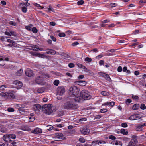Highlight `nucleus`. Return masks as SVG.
I'll return each mask as SVG.
<instances>
[{
  "instance_id": "obj_55",
  "label": "nucleus",
  "mask_w": 146,
  "mask_h": 146,
  "mask_svg": "<svg viewBox=\"0 0 146 146\" xmlns=\"http://www.w3.org/2000/svg\"><path fill=\"white\" fill-rule=\"evenodd\" d=\"M110 7H114L115 6H116L117 5L115 3H111L109 5Z\"/></svg>"
},
{
  "instance_id": "obj_1",
  "label": "nucleus",
  "mask_w": 146,
  "mask_h": 146,
  "mask_svg": "<svg viewBox=\"0 0 146 146\" xmlns=\"http://www.w3.org/2000/svg\"><path fill=\"white\" fill-rule=\"evenodd\" d=\"M74 99L75 98H71L70 99V101L64 103L63 106V108L69 110H75L77 109L78 108V106L74 102V101H75Z\"/></svg>"
},
{
  "instance_id": "obj_2",
  "label": "nucleus",
  "mask_w": 146,
  "mask_h": 146,
  "mask_svg": "<svg viewBox=\"0 0 146 146\" xmlns=\"http://www.w3.org/2000/svg\"><path fill=\"white\" fill-rule=\"evenodd\" d=\"M91 97V96L88 91L82 90L80 93V96L77 97L74 99L76 102H82L84 100L90 99Z\"/></svg>"
},
{
  "instance_id": "obj_14",
  "label": "nucleus",
  "mask_w": 146,
  "mask_h": 146,
  "mask_svg": "<svg viewBox=\"0 0 146 146\" xmlns=\"http://www.w3.org/2000/svg\"><path fill=\"white\" fill-rule=\"evenodd\" d=\"M140 118V117L138 114H136L131 115L129 117V119L130 120H135L138 119Z\"/></svg>"
},
{
  "instance_id": "obj_38",
  "label": "nucleus",
  "mask_w": 146,
  "mask_h": 146,
  "mask_svg": "<svg viewBox=\"0 0 146 146\" xmlns=\"http://www.w3.org/2000/svg\"><path fill=\"white\" fill-rule=\"evenodd\" d=\"M140 108L142 110H144L146 109V107L144 104H141Z\"/></svg>"
},
{
  "instance_id": "obj_52",
  "label": "nucleus",
  "mask_w": 146,
  "mask_h": 146,
  "mask_svg": "<svg viewBox=\"0 0 146 146\" xmlns=\"http://www.w3.org/2000/svg\"><path fill=\"white\" fill-rule=\"evenodd\" d=\"M68 66L70 68H72L74 67V64L73 63H70L68 64Z\"/></svg>"
},
{
  "instance_id": "obj_35",
  "label": "nucleus",
  "mask_w": 146,
  "mask_h": 146,
  "mask_svg": "<svg viewBox=\"0 0 146 146\" xmlns=\"http://www.w3.org/2000/svg\"><path fill=\"white\" fill-rule=\"evenodd\" d=\"M9 24L10 25L14 26H17V23L15 22L14 21H10L9 22Z\"/></svg>"
},
{
  "instance_id": "obj_31",
  "label": "nucleus",
  "mask_w": 146,
  "mask_h": 146,
  "mask_svg": "<svg viewBox=\"0 0 146 146\" xmlns=\"http://www.w3.org/2000/svg\"><path fill=\"white\" fill-rule=\"evenodd\" d=\"M92 59L91 58L89 57H86L85 59V60L87 63H88L92 61Z\"/></svg>"
},
{
  "instance_id": "obj_49",
  "label": "nucleus",
  "mask_w": 146,
  "mask_h": 146,
  "mask_svg": "<svg viewBox=\"0 0 146 146\" xmlns=\"http://www.w3.org/2000/svg\"><path fill=\"white\" fill-rule=\"evenodd\" d=\"M58 36L60 37H63L65 36V34L64 33H59L58 34Z\"/></svg>"
},
{
  "instance_id": "obj_51",
  "label": "nucleus",
  "mask_w": 146,
  "mask_h": 146,
  "mask_svg": "<svg viewBox=\"0 0 146 146\" xmlns=\"http://www.w3.org/2000/svg\"><path fill=\"white\" fill-rule=\"evenodd\" d=\"M7 111L9 112H12L14 111L13 108H9L7 109Z\"/></svg>"
},
{
  "instance_id": "obj_19",
  "label": "nucleus",
  "mask_w": 146,
  "mask_h": 146,
  "mask_svg": "<svg viewBox=\"0 0 146 146\" xmlns=\"http://www.w3.org/2000/svg\"><path fill=\"white\" fill-rule=\"evenodd\" d=\"M145 125V124H144L142 125L141 124L139 125L136 127V131H141L142 130V127Z\"/></svg>"
},
{
  "instance_id": "obj_53",
  "label": "nucleus",
  "mask_w": 146,
  "mask_h": 146,
  "mask_svg": "<svg viewBox=\"0 0 146 146\" xmlns=\"http://www.w3.org/2000/svg\"><path fill=\"white\" fill-rule=\"evenodd\" d=\"M108 111V110L106 109H101L100 111L102 113H104L107 112Z\"/></svg>"
},
{
  "instance_id": "obj_34",
  "label": "nucleus",
  "mask_w": 146,
  "mask_h": 146,
  "mask_svg": "<svg viewBox=\"0 0 146 146\" xmlns=\"http://www.w3.org/2000/svg\"><path fill=\"white\" fill-rule=\"evenodd\" d=\"M37 56L38 57H41L42 58H44L46 57L45 55L39 53L38 54Z\"/></svg>"
},
{
  "instance_id": "obj_40",
  "label": "nucleus",
  "mask_w": 146,
  "mask_h": 146,
  "mask_svg": "<svg viewBox=\"0 0 146 146\" xmlns=\"http://www.w3.org/2000/svg\"><path fill=\"white\" fill-rule=\"evenodd\" d=\"M79 141L81 143H84L85 142V140L84 138L81 137L79 139Z\"/></svg>"
},
{
  "instance_id": "obj_6",
  "label": "nucleus",
  "mask_w": 146,
  "mask_h": 146,
  "mask_svg": "<svg viewBox=\"0 0 146 146\" xmlns=\"http://www.w3.org/2000/svg\"><path fill=\"white\" fill-rule=\"evenodd\" d=\"M82 134L84 135H88L90 132L89 128L87 126H84L82 127L80 130Z\"/></svg>"
},
{
  "instance_id": "obj_48",
  "label": "nucleus",
  "mask_w": 146,
  "mask_h": 146,
  "mask_svg": "<svg viewBox=\"0 0 146 146\" xmlns=\"http://www.w3.org/2000/svg\"><path fill=\"white\" fill-rule=\"evenodd\" d=\"M84 3V1L81 0L78 1L77 2V4L78 5H82Z\"/></svg>"
},
{
  "instance_id": "obj_43",
  "label": "nucleus",
  "mask_w": 146,
  "mask_h": 146,
  "mask_svg": "<svg viewBox=\"0 0 146 146\" xmlns=\"http://www.w3.org/2000/svg\"><path fill=\"white\" fill-rule=\"evenodd\" d=\"M47 129L48 130H52L53 128V127L52 126L49 125L46 127Z\"/></svg>"
},
{
  "instance_id": "obj_37",
  "label": "nucleus",
  "mask_w": 146,
  "mask_h": 146,
  "mask_svg": "<svg viewBox=\"0 0 146 146\" xmlns=\"http://www.w3.org/2000/svg\"><path fill=\"white\" fill-rule=\"evenodd\" d=\"M31 29L32 32L35 33H36L37 32V29L35 27H33Z\"/></svg>"
},
{
  "instance_id": "obj_57",
  "label": "nucleus",
  "mask_w": 146,
  "mask_h": 146,
  "mask_svg": "<svg viewBox=\"0 0 146 146\" xmlns=\"http://www.w3.org/2000/svg\"><path fill=\"white\" fill-rule=\"evenodd\" d=\"M132 98L133 99L136 100L138 99L139 98L138 96L137 95H133L132 97Z\"/></svg>"
},
{
  "instance_id": "obj_30",
  "label": "nucleus",
  "mask_w": 146,
  "mask_h": 146,
  "mask_svg": "<svg viewBox=\"0 0 146 146\" xmlns=\"http://www.w3.org/2000/svg\"><path fill=\"white\" fill-rule=\"evenodd\" d=\"M33 25L32 24H30L28 26H26L25 28L29 31H31L32 29L31 27Z\"/></svg>"
},
{
  "instance_id": "obj_9",
  "label": "nucleus",
  "mask_w": 146,
  "mask_h": 146,
  "mask_svg": "<svg viewBox=\"0 0 146 146\" xmlns=\"http://www.w3.org/2000/svg\"><path fill=\"white\" fill-rule=\"evenodd\" d=\"M57 91L58 95L62 96L65 93V90L63 86H60L58 88Z\"/></svg>"
},
{
  "instance_id": "obj_61",
  "label": "nucleus",
  "mask_w": 146,
  "mask_h": 146,
  "mask_svg": "<svg viewBox=\"0 0 146 146\" xmlns=\"http://www.w3.org/2000/svg\"><path fill=\"white\" fill-rule=\"evenodd\" d=\"M79 44V43L77 42H75L72 43V45L73 46H74Z\"/></svg>"
},
{
  "instance_id": "obj_29",
  "label": "nucleus",
  "mask_w": 146,
  "mask_h": 146,
  "mask_svg": "<svg viewBox=\"0 0 146 146\" xmlns=\"http://www.w3.org/2000/svg\"><path fill=\"white\" fill-rule=\"evenodd\" d=\"M20 106H19V108H18V110L19 111H21L22 112H25V109L23 108V107H22V106L21 105V104L19 105Z\"/></svg>"
},
{
  "instance_id": "obj_63",
  "label": "nucleus",
  "mask_w": 146,
  "mask_h": 146,
  "mask_svg": "<svg viewBox=\"0 0 146 146\" xmlns=\"http://www.w3.org/2000/svg\"><path fill=\"white\" fill-rule=\"evenodd\" d=\"M1 4L2 5H6V2L4 1H2L1 2Z\"/></svg>"
},
{
  "instance_id": "obj_8",
  "label": "nucleus",
  "mask_w": 146,
  "mask_h": 146,
  "mask_svg": "<svg viewBox=\"0 0 146 146\" xmlns=\"http://www.w3.org/2000/svg\"><path fill=\"white\" fill-rule=\"evenodd\" d=\"M35 82L37 84L42 85H44L45 84L43 78L41 76H38L35 80Z\"/></svg>"
},
{
  "instance_id": "obj_58",
  "label": "nucleus",
  "mask_w": 146,
  "mask_h": 146,
  "mask_svg": "<svg viewBox=\"0 0 146 146\" xmlns=\"http://www.w3.org/2000/svg\"><path fill=\"white\" fill-rule=\"evenodd\" d=\"M51 38L52 39V40L54 42H56V38L55 37H54L52 36H50Z\"/></svg>"
},
{
  "instance_id": "obj_25",
  "label": "nucleus",
  "mask_w": 146,
  "mask_h": 146,
  "mask_svg": "<svg viewBox=\"0 0 146 146\" xmlns=\"http://www.w3.org/2000/svg\"><path fill=\"white\" fill-rule=\"evenodd\" d=\"M78 83L80 84V85L82 86H84L86 85V81L81 80L78 82Z\"/></svg>"
},
{
  "instance_id": "obj_22",
  "label": "nucleus",
  "mask_w": 146,
  "mask_h": 146,
  "mask_svg": "<svg viewBox=\"0 0 146 146\" xmlns=\"http://www.w3.org/2000/svg\"><path fill=\"white\" fill-rule=\"evenodd\" d=\"M139 107V105L137 104H134L132 107V110H137Z\"/></svg>"
},
{
  "instance_id": "obj_42",
  "label": "nucleus",
  "mask_w": 146,
  "mask_h": 146,
  "mask_svg": "<svg viewBox=\"0 0 146 146\" xmlns=\"http://www.w3.org/2000/svg\"><path fill=\"white\" fill-rule=\"evenodd\" d=\"M22 11L24 13H25L27 11L26 7L25 6L23 7L22 8Z\"/></svg>"
},
{
  "instance_id": "obj_44",
  "label": "nucleus",
  "mask_w": 146,
  "mask_h": 146,
  "mask_svg": "<svg viewBox=\"0 0 146 146\" xmlns=\"http://www.w3.org/2000/svg\"><path fill=\"white\" fill-rule=\"evenodd\" d=\"M0 146H8V144L6 142L0 143Z\"/></svg>"
},
{
  "instance_id": "obj_50",
  "label": "nucleus",
  "mask_w": 146,
  "mask_h": 146,
  "mask_svg": "<svg viewBox=\"0 0 146 146\" xmlns=\"http://www.w3.org/2000/svg\"><path fill=\"white\" fill-rule=\"evenodd\" d=\"M7 87L5 85H2L0 86V90H5L4 88H6Z\"/></svg>"
},
{
  "instance_id": "obj_56",
  "label": "nucleus",
  "mask_w": 146,
  "mask_h": 146,
  "mask_svg": "<svg viewBox=\"0 0 146 146\" xmlns=\"http://www.w3.org/2000/svg\"><path fill=\"white\" fill-rule=\"evenodd\" d=\"M49 8L48 9V11H54V9L52 8V7L50 5H49Z\"/></svg>"
},
{
  "instance_id": "obj_18",
  "label": "nucleus",
  "mask_w": 146,
  "mask_h": 146,
  "mask_svg": "<svg viewBox=\"0 0 146 146\" xmlns=\"http://www.w3.org/2000/svg\"><path fill=\"white\" fill-rule=\"evenodd\" d=\"M46 50H48V51L46 52V54H56V51L53 49H50Z\"/></svg>"
},
{
  "instance_id": "obj_45",
  "label": "nucleus",
  "mask_w": 146,
  "mask_h": 146,
  "mask_svg": "<svg viewBox=\"0 0 146 146\" xmlns=\"http://www.w3.org/2000/svg\"><path fill=\"white\" fill-rule=\"evenodd\" d=\"M34 5L36 7H38L39 9H42L44 8L43 7H42L39 4L36 3L34 4Z\"/></svg>"
},
{
  "instance_id": "obj_10",
  "label": "nucleus",
  "mask_w": 146,
  "mask_h": 146,
  "mask_svg": "<svg viewBox=\"0 0 146 146\" xmlns=\"http://www.w3.org/2000/svg\"><path fill=\"white\" fill-rule=\"evenodd\" d=\"M41 107V105L39 104H35L34 105L33 108V110L37 113L39 112L40 110Z\"/></svg>"
},
{
  "instance_id": "obj_27",
  "label": "nucleus",
  "mask_w": 146,
  "mask_h": 146,
  "mask_svg": "<svg viewBox=\"0 0 146 146\" xmlns=\"http://www.w3.org/2000/svg\"><path fill=\"white\" fill-rule=\"evenodd\" d=\"M120 132L121 133L125 135H127L128 134V132L127 131H125V129H121L120 130Z\"/></svg>"
},
{
  "instance_id": "obj_64",
  "label": "nucleus",
  "mask_w": 146,
  "mask_h": 146,
  "mask_svg": "<svg viewBox=\"0 0 146 146\" xmlns=\"http://www.w3.org/2000/svg\"><path fill=\"white\" fill-rule=\"evenodd\" d=\"M104 61L103 60H101L99 62V64L100 65H103L104 64Z\"/></svg>"
},
{
  "instance_id": "obj_13",
  "label": "nucleus",
  "mask_w": 146,
  "mask_h": 146,
  "mask_svg": "<svg viewBox=\"0 0 146 146\" xmlns=\"http://www.w3.org/2000/svg\"><path fill=\"white\" fill-rule=\"evenodd\" d=\"M57 138L58 139V140H60V139L64 140L65 139V137L61 133H56V134Z\"/></svg>"
},
{
  "instance_id": "obj_41",
  "label": "nucleus",
  "mask_w": 146,
  "mask_h": 146,
  "mask_svg": "<svg viewBox=\"0 0 146 146\" xmlns=\"http://www.w3.org/2000/svg\"><path fill=\"white\" fill-rule=\"evenodd\" d=\"M42 75L43 76H44L46 78H49L50 77V76L47 73L45 74V73H43L42 74Z\"/></svg>"
},
{
  "instance_id": "obj_15",
  "label": "nucleus",
  "mask_w": 146,
  "mask_h": 146,
  "mask_svg": "<svg viewBox=\"0 0 146 146\" xmlns=\"http://www.w3.org/2000/svg\"><path fill=\"white\" fill-rule=\"evenodd\" d=\"M45 91V89L43 87L40 88L38 89L35 90L34 92L37 94V93H43Z\"/></svg>"
},
{
  "instance_id": "obj_24",
  "label": "nucleus",
  "mask_w": 146,
  "mask_h": 146,
  "mask_svg": "<svg viewBox=\"0 0 146 146\" xmlns=\"http://www.w3.org/2000/svg\"><path fill=\"white\" fill-rule=\"evenodd\" d=\"M77 65L79 67L84 69L86 71L87 70V68L86 67L82 64L78 63H77Z\"/></svg>"
},
{
  "instance_id": "obj_28",
  "label": "nucleus",
  "mask_w": 146,
  "mask_h": 146,
  "mask_svg": "<svg viewBox=\"0 0 146 146\" xmlns=\"http://www.w3.org/2000/svg\"><path fill=\"white\" fill-rule=\"evenodd\" d=\"M22 73L23 70L21 69L16 72V74L18 76H20L22 75Z\"/></svg>"
},
{
  "instance_id": "obj_54",
  "label": "nucleus",
  "mask_w": 146,
  "mask_h": 146,
  "mask_svg": "<svg viewBox=\"0 0 146 146\" xmlns=\"http://www.w3.org/2000/svg\"><path fill=\"white\" fill-rule=\"evenodd\" d=\"M35 120L34 117H31L29 118V122H33Z\"/></svg>"
},
{
  "instance_id": "obj_32",
  "label": "nucleus",
  "mask_w": 146,
  "mask_h": 146,
  "mask_svg": "<svg viewBox=\"0 0 146 146\" xmlns=\"http://www.w3.org/2000/svg\"><path fill=\"white\" fill-rule=\"evenodd\" d=\"M30 5V3H28V1H27V2H26L25 4L24 3H20L19 4V6H21V5H25V7H26L27 6H29Z\"/></svg>"
},
{
  "instance_id": "obj_26",
  "label": "nucleus",
  "mask_w": 146,
  "mask_h": 146,
  "mask_svg": "<svg viewBox=\"0 0 146 146\" xmlns=\"http://www.w3.org/2000/svg\"><path fill=\"white\" fill-rule=\"evenodd\" d=\"M108 138L112 140V142H113L114 141H117V140H116V138L115 136L113 135H110L109 136Z\"/></svg>"
},
{
  "instance_id": "obj_3",
  "label": "nucleus",
  "mask_w": 146,
  "mask_h": 146,
  "mask_svg": "<svg viewBox=\"0 0 146 146\" xmlns=\"http://www.w3.org/2000/svg\"><path fill=\"white\" fill-rule=\"evenodd\" d=\"M51 105L50 104L43 105L42 108V111L43 113L48 115L52 113L53 111L52 109Z\"/></svg>"
},
{
  "instance_id": "obj_23",
  "label": "nucleus",
  "mask_w": 146,
  "mask_h": 146,
  "mask_svg": "<svg viewBox=\"0 0 146 146\" xmlns=\"http://www.w3.org/2000/svg\"><path fill=\"white\" fill-rule=\"evenodd\" d=\"M32 48L33 49H32V50L36 51H38L39 50L42 51L43 50V49L42 48H37L35 46L32 47Z\"/></svg>"
},
{
  "instance_id": "obj_16",
  "label": "nucleus",
  "mask_w": 146,
  "mask_h": 146,
  "mask_svg": "<svg viewBox=\"0 0 146 146\" xmlns=\"http://www.w3.org/2000/svg\"><path fill=\"white\" fill-rule=\"evenodd\" d=\"M31 132L35 134H38L41 133H42V130L40 129L37 128H35L34 130L32 131Z\"/></svg>"
},
{
  "instance_id": "obj_20",
  "label": "nucleus",
  "mask_w": 146,
  "mask_h": 146,
  "mask_svg": "<svg viewBox=\"0 0 146 146\" xmlns=\"http://www.w3.org/2000/svg\"><path fill=\"white\" fill-rule=\"evenodd\" d=\"M3 139L5 141V142H7L9 141L10 139L9 135L7 134L4 135L3 137Z\"/></svg>"
},
{
  "instance_id": "obj_12",
  "label": "nucleus",
  "mask_w": 146,
  "mask_h": 146,
  "mask_svg": "<svg viewBox=\"0 0 146 146\" xmlns=\"http://www.w3.org/2000/svg\"><path fill=\"white\" fill-rule=\"evenodd\" d=\"M25 74L26 76L29 77L33 76L34 75L33 71L29 69H27L26 70Z\"/></svg>"
},
{
  "instance_id": "obj_39",
  "label": "nucleus",
  "mask_w": 146,
  "mask_h": 146,
  "mask_svg": "<svg viewBox=\"0 0 146 146\" xmlns=\"http://www.w3.org/2000/svg\"><path fill=\"white\" fill-rule=\"evenodd\" d=\"M54 84L56 86H57L59 84V81L58 80H55L54 82Z\"/></svg>"
},
{
  "instance_id": "obj_60",
  "label": "nucleus",
  "mask_w": 146,
  "mask_h": 146,
  "mask_svg": "<svg viewBox=\"0 0 146 146\" xmlns=\"http://www.w3.org/2000/svg\"><path fill=\"white\" fill-rule=\"evenodd\" d=\"M117 71L118 72H121L122 71V67L121 66H119L117 68Z\"/></svg>"
},
{
  "instance_id": "obj_46",
  "label": "nucleus",
  "mask_w": 146,
  "mask_h": 146,
  "mask_svg": "<svg viewBox=\"0 0 146 146\" xmlns=\"http://www.w3.org/2000/svg\"><path fill=\"white\" fill-rule=\"evenodd\" d=\"M98 145L101 144H105L106 142L103 140H98Z\"/></svg>"
},
{
  "instance_id": "obj_33",
  "label": "nucleus",
  "mask_w": 146,
  "mask_h": 146,
  "mask_svg": "<svg viewBox=\"0 0 146 146\" xmlns=\"http://www.w3.org/2000/svg\"><path fill=\"white\" fill-rule=\"evenodd\" d=\"M9 139L11 138L13 139H15L16 138V135L13 134H9Z\"/></svg>"
},
{
  "instance_id": "obj_47",
  "label": "nucleus",
  "mask_w": 146,
  "mask_h": 146,
  "mask_svg": "<svg viewBox=\"0 0 146 146\" xmlns=\"http://www.w3.org/2000/svg\"><path fill=\"white\" fill-rule=\"evenodd\" d=\"M131 101V99H127L126 100V103L127 105H128Z\"/></svg>"
},
{
  "instance_id": "obj_62",
  "label": "nucleus",
  "mask_w": 146,
  "mask_h": 146,
  "mask_svg": "<svg viewBox=\"0 0 146 146\" xmlns=\"http://www.w3.org/2000/svg\"><path fill=\"white\" fill-rule=\"evenodd\" d=\"M17 143L15 141L13 142L11 144V146H17L16 144Z\"/></svg>"
},
{
  "instance_id": "obj_11",
  "label": "nucleus",
  "mask_w": 146,
  "mask_h": 146,
  "mask_svg": "<svg viewBox=\"0 0 146 146\" xmlns=\"http://www.w3.org/2000/svg\"><path fill=\"white\" fill-rule=\"evenodd\" d=\"M13 84L15 85V87L17 89H19L22 87L23 85L22 82L18 80L14 81L13 82Z\"/></svg>"
},
{
  "instance_id": "obj_59",
  "label": "nucleus",
  "mask_w": 146,
  "mask_h": 146,
  "mask_svg": "<svg viewBox=\"0 0 146 146\" xmlns=\"http://www.w3.org/2000/svg\"><path fill=\"white\" fill-rule=\"evenodd\" d=\"M121 126L123 127H127V125L125 123H123L121 124Z\"/></svg>"
},
{
  "instance_id": "obj_5",
  "label": "nucleus",
  "mask_w": 146,
  "mask_h": 146,
  "mask_svg": "<svg viewBox=\"0 0 146 146\" xmlns=\"http://www.w3.org/2000/svg\"><path fill=\"white\" fill-rule=\"evenodd\" d=\"M0 95L5 98L13 99L15 98L14 94L11 92H2L1 93Z\"/></svg>"
},
{
  "instance_id": "obj_4",
  "label": "nucleus",
  "mask_w": 146,
  "mask_h": 146,
  "mask_svg": "<svg viewBox=\"0 0 146 146\" xmlns=\"http://www.w3.org/2000/svg\"><path fill=\"white\" fill-rule=\"evenodd\" d=\"M69 91L75 97L74 98H76V97H78L77 95L79 93L80 89L77 87L73 86L70 88Z\"/></svg>"
},
{
  "instance_id": "obj_36",
  "label": "nucleus",
  "mask_w": 146,
  "mask_h": 146,
  "mask_svg": "<svg viewBox=\"0 0 146 146\" xmlns=\"http://www.w3.org/2000/svg\"><path fill=\"white\" fill-rule=\"evenodd\" d=\"M101 93L102 95L104 96H107L108 94V93L106 91H102L101 92Z\"/></svg>"
},
{
  "instance_id": "obj_7",
  "label": "nucleus",
  "mask_w": 146,
  "mask_h": 146,
  "mask_svg": "<svg viewBox=\"0 0 146 146\" xmlns=\"http://www.w3.org/2000/svg\"><path fill=\"white\" fill-rule=\"evenodd\" d=\"M137 136L133 135L132 136V139L129 143V145L131 146H135L137 143Z\"/></svg>"
},
{
  "instance_id": "obj_21",
  "label": "nucleus",
  "mask_w": 146,
  "mask_h": 146,
  "mask_svg": "<svg viewBox=\"0 0 146 146\" xmlns=\"http://www.w3.org/2000/svg\"><path fill=\"white\" fill-rule=\"evenodd\" d=\"M106 80L111 82V80L110 76L107 74L105 73L104 76H103Z\"/></svg>"
},
{
  "instance_id": "obj_17",
  "label": "nucleus",
  "mask_w": 146,
  "mask_h": 146,
  "mask_svg": "<svg viewBox=\"0 0 146 146\" xmlns=\"http://www.w3.org/2000/svg\"><path fill=\"white\" fill-rule=\"evenodd\" d=\"M111 143L112 144V146H121L122 145L121 142L118 141H114L113 142H111Z\"/></svg>"
}]
</instances>
